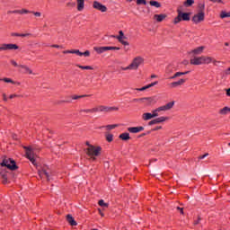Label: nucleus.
Instances as JSON below:
<instances>
[{"label":"nucleus","mask_w":230,"mask_h":230,"mask_svg":"<svg viewBox=\"0 0 230 230\" xmlns=\"http://www.w3.org/2000/svg\"><path fill=\"white\" fill-rule=\"evenodd\" d=\"M190 64L192 66H202V62L200 61V57H194L190 59Z\"/></svg>","instance_id":"obj_15"},{"label":"nucleus","mask_w":230,"mask_h":230,"mask_svg":"<svg viewBox=\"0 0 230 230\" xmlns=\"http://www.w3.org/2000/svg\"><path fill=\"white\" fill-rule=\"evenodd\" d=\"M94 51L96 53H99V55H102V53H105V51H109V47H94Z\"/></svg>","instance_id":"obj_14"},{"label":"nucleus","mask_w":230,"mask_h":230,"mask_svg":"<svg viewBox=\"0 0 230 230\" xmlns=\"http://www.w3.org/2000/svg\"><path fill=\"white\" fill-rule=\"evenodd\" d=\"M40 177H46L47 181H51L50 174L46 169H42L41 171H39Z\"/></svg>","instance_id":"obj_12"},{"label":"nucleus","mask_w":230,"mask_h":230,"mask_svg":"<svg viewBox=\"0 0 230 230\" xmlns=\"http://www.w3.org/2000/svg\"><path fill=\"white\" fill-rule=\"evenodd\" d=\"M199 12H204L206 5L204 4H199Z\"/></svg>","instance_id":"obj_42"},{"label":"nucleus","mask_w":230,"mask_h":230,"mask_svg":"<svg viewBox=\"0 0 230 230\" xmlns=\"http://www.w3.org/2000/svg\"><path fill=\"white\" fill-rule=\"evenodd\" d=\"M11 35L12 37H21V33H17V32H12Z\"/></svg>","instance_id":"obj_57"},{"label":"nucleus","mask_w":230,"mask_h":230,"mask_svg":"<svg viewBox=\"0 0 230 230\" xmlns=\"http://www.w3.org/2000/svg\"><path fill=\"white\" fill-rule=\"evenodd\" d=\"M181 15L178 13V16L174 19V24H178V22H181Z\"/></svg>","instance_id":"obj_39"},{"label":"nucleus","mask_w":230,"mask_h":230,"mask_svg":"<svg viewBox=\"0 0 230 230\" xmlns=\"http://www.w3.org/2000/svg\"><path fill=\"white\" fill-rule=\"evenodd\" d=\"M99 206H101V208H108L109 204L105 203V201L103 199H100Z\"/></svg>","instance_id":"obj_31"},{"label":"nucleus","mask_w":230,"mask_h":230,"mask_svg":"<svg viewBox=\"0 0 230 230\" xmlns=\"http://www.w3.org/2000/svg\"><path fill=\"white\" fill-rule=\"evenodd\" d=\"M172 87H179V83L178 82H173L171 84Z\"/></svg>","instance_id":"obj_53"},{"label":"nucleus","mask_w":230,"mask_h":230,"mask_svg":"<svg viewBox=\"0 0 230 230\" xmlns=\"http://www.w3.org/2000/svg\"><path fill=\"white\" fill-rule=\"evenodd\" d=\"M3 98H4V102H8V98L6 97L5 93L3 94Z\"/></svg>","instance_id":"obj_62"},{"label":"nucleus","mask_w":230,"mask_h":230,"mask_svg":"<svg viewBox=\"0 0 230 230\" xmlns=\"http://www.w3.org/2000/svg\"><path fill=\"white\" fill-rule=\"evenodd\" d=\"M137 4H146V0H137Z\"/></svg>","instance_id":"obj_45"},{"label":"nucleus","mask_w":230,"mask_h":230,"mask_svg":"<svg viewBox=\"0 0 230 230\" xmlns=\"http://www.w3.org/2000/svg\"><path fill=\"white\" fill-rule=\"evenodd\" d=\"M208 155H209V154H205V155H200V156H199V161H200L201 159H206V157H208Z\"/></svg>","instance_id":"obj_46"},{"label":"nucleus","mask_w":230,"mask_h":230,"mask_svg":"<svg viewBox=\"0 0 230 230\" xmlns=\"http://www.w3.org/2000/svg\"><path fill=\"white\" fill-rule=\"evenodd\" d=\"M148 85V87H149V89H150V87H154L155 85H157V81H155V82H154V83H151V84H147Z\"/></svg>","instance_id":"obj_55"},{"label":"nucleus","mask_w":230,"mask_h":230,"mask_svg":"<svg viewBox=\"0 0 230 230\" xmlns=\"http://www.w3.org/2000/svg\"><path fill=\"white\" fill-rule=\"evenodd\" d=\"M177 82H178V85H182L186 82V79H180Z\"/></svg>","instance_id":"obj_50"},{"label":"nucleus","mask_w":230,"mask_h":230,"mask_svg":"<svg viewBox=\"0 0 230 230\" xmlns=\"http://www.w3.org/2000/svg\"><path fill=\"white\" fill-rule=\"evenodd\" d=\"M159 112L161 111H159V108H157L155 111H153V113H151V116H153V118H157V116H159Z\"/></svg>","instance_id":"obj_30"},{"label":"nucleus","mask_w":230,"mask_h":230,"mask_svg":"<svg viewBox=\"0 0 230 230\" xmlns=\"http://www.w3.org/2000/svg\"><path fill=\"white\" fill-rule=\"evenodd\" d=\"M20 67H22V69H24V73H28L29 75H33V71H31V69H30V67H28V66L20 65Z\"/></svg>","instance_id":"obj_22"},{"label":"nucleus","mask_w":230,"mask_h":230,"mask_svg":"<svg viewBox=\"0 0 230 230\" xmlns=\"http://www.w3.org/2000/svg\"><path fill=\"white\" fill-rule=\"evenodd\" d=\"M66 220H67L68 224H70V226H76L77 225L75 218H73V216H71L69 214L66 216Z\"/></svg>","instance_id":"obj_19"},{"label":"nucleus","mask_w":230,"mask_h":230,"mask_svg":"<svg viewBox=\"0 0 230 230\" xmlns=\"http://www.w3.org/2000/svg\"><path fill=\"white\" fill-rule=\"evenodd\" d=\"M3 49H4V51H6L8 49H19V46H17V44L9 43V44H4Z\"/></svg>","instance_id":"obj_11"},{"label":"nucleus","mask_w":230,"mask_h":230,"mask_svg":"<svg viewBox=\"0 0 230 230\" xmlns=\"http://www.w3.org/2000/svg\"><path fill=\"white\" fill-rule=\"evenodd\" d=\"M211 3H222V0H209Z\"/></svg>","instance_id":"obj_63"},{"label":"nucleus","mask_w":230,"mask_h":230,"mask_svg":"<svg viewBox=\"0 0 230 230\" xmlns=\"http://www.w3.org/2000/svg\"><path fill=\"white\" fill-rule=\"evenodd\" d=\"M165 119H168V117H159V118H156V119L149 121L148 125L149 126L157 125L158 123H163Z\"/></svg>","instance_id":"obj_9"},{"label":"nucleus","mask_w":230,"mask_h":230,"mask_svg":"<svg viewBox=\"0 0 230 230\" xmlns=\"http://www.w3.org/2000/svg\"><path fill=\"white\" fill-rule=\"evenodd\" d=\"M18 13H31V12L26 9H22V10H18Z\"/></svg>","instance_id":"obj_40"},{"label":"nucleus","mask_w":230,"mask_h":230,"mask_svg":"<svg viewBox=\"0 0 230 230\" xmlns=\"http://www.w3.org/2000/svg\"><path fill=\"white\" fill-rule=\"evenodd\" d=\"M182 75H183L182 72L175 73V76H178V78H179V76H182Z\"/></svg>","instance_id":"obj_59"},{"label":"nucleus","mask_w":230,"mask_h":230,"mask_svg":"<svg viewBox=\"0 0 230 230\" xmlns=\"http://www.w3.org/2000/svg\"><path fill=\"white\" fill-rule=\"evenodd\" d=\"M141 102H148V103H155V100L152 97H145V98H142V99H139Z\"/></svg>","instance_id":"obj_25"},{"label":"nucleus","mask_w":230,"mask_h":230,"mask_svg":"<svg viewBox=\"0 0 230 230\" xmlns=\"http://www.w3.org/2000/svg\"><path fill=\"white\" fill-rule=\"evenodd\" d=\"M1 166H5L6 168H8V170L12 171L17 170V164H15V161L8 157H4L3 159Z\"/></svg>","instance_id":"obj_4"},{"label":"nucleus","mask_w":230,"mask_h":230,"mask_svg":"<svg viewBox=\"0 0 230 230\" xmlns=\"http://www.w3.org/2000/svg\"><path fill=\"white\" fill-rule=\"evenodd\" d=\"M81 112H85L86 114H93L98 112V107L93 109L81 110Z\"/></svg>","instance_id":"obj_20"},{"label":"nucleus","mask_w":230,"mask_h":230,"mask_svg":"<svg viewBox=\"0 0 230 230\" xmlns=\"http://www.w3.org/2000/svg\"><path fill=\"white\" fill-rule=\"evenodd\" d=\"M116 39L118 40H119V39H120V40H123V39H127V37H125V34L123 33V31H119V36H117Z\"/></svg>","instance_id":"obj_27"},{"label":"nucleus","mask_w":230,"mask_h":230,"mask_svg":"<svg viewBox=\"0 0 230 230\" xmlns=\"http://www.w3.org/2000/svg\"><path fill=\"white\" fill-rule=\"evenodd\" d=\"M77 67H79L80 69H87V70L93 69V66H84L77 65Z\"/></svg>","instance_id":"obj_37"},{"label":"nucleus","mask_w":230,"mask_h":230,"mask_svg":"<svg viewBox=\"0 0 230 230\" xmlns=\"http://www.w3.org/2000/svg\"><path fill=\"white\" fill-rule=\"evenodd\" d=\"M228 112H230L229 107H224L219 111V114H222L223 116H226V114H227Z\"/></svg>","instance_id":"obj_24"},{"label":"nucleus","mask_w":230,"mask_h":230,"mask_svg":"<svg viewBox=\"0 0 230 230\" xmlns=\"http://www.w3.org/2000/svg\"><path fill=\"white\" fill-rule=\"evenodd\" d=\"M86 154L92 161H96V157L102 154V147L90 146V147L86 148Z\"/></svg>","instance_id":"obj_1"},{"label":"nucleus","mask_w":230,"mask_h":230,"mask_svg":"<svg viewBox=\"0 0 230 230\" xmlns=\"http://www.w3.org/2000/svg\"><path fill=\"white\" fill-rule=\"evenodd\" d=\"M119 139H122V141H128L130 139V134L128 133H122L119 135Z\"/></svg>","instance_id":"obj_21"},{"label":"nucleus","mask_w":230,"mask_h":230,"mask_svg":"<svg viewBox=\"0 0 230 230\" xmlns=\"http://www.w3.org/2000/svg\"><path fill=\"white\" fill-rule=\"evenodd\" d=\"M213 62V58L211 57L205 56V64H211Z\"/></svg>","instance_id":"obj_35"},{"label":"nucleus","mask_w":230,"mask_h":230,"mask_svg":"<svg viewBox=\"0 0 230 230\" xmlns=\"http://www.w3.org/2000/svg\"><path fill=\"white\" fill-rule=\"evenodd\" d=\"M8 13H19V10L8 11Z\"/></svg>","instance_id":"obj_60"},{"label":"nucleus","mask_w":230,"mask_h":230,"mask_svg":"<svg viewBox=\"0 0 230 230\" xmlns=\"http://www.w3.org/2000/svg\"><path fill=\"white\" fill-rule=\"evenodd\" d=\"M146 89H150V87L147 85L143 86L142 88H137V91H146Z\"/></svg>","instance_id":"obj_43"},{"label":"nucleus","mask_w":230,"mask_h":230,"mask_svg":"<svg viewBox=\"0 0 230 230\" xmlns=\"http://www.w3.org/2000/svg\"><path fill=\"white\" fill-rule=\"evenodd\" d=\"M83 56L84 57H90L91 56V52L89 50H86V51L83 52Z\"/></svg>","instance_id":"obj_47"},{"label":"nucleus","mask_w":230,"mask_h":230,"mask_svg":"<svg viewBox=\"0 0 230 230\" xmlns=\"http://www.w3.org/2000/svg\"><path fill=\"white\" fill-rule=\"evenodd\" d=\"M178 14L180 15L181 21H190V13H182L178 9Z\"/></svg>","instance_id":"obj_13"},{"label":"nucleus","mask_w":230,"mask_h":230,"mask_svg":"<svg viewBox=\"0 0 230 230\" xmlns=\"http://www.w3.org/2000/svg\"><path fill=\"white\" fill-rule=\"evenodd\" d=\"M2 179L4 180V184H6V181H8V177L6 174H1Z\"/></svg>","instance_id":"obj_44"},{"label":"nucleus","mask_w":230,"mask_h":230,"mask_svg":"<svg viewBox=\"0 0 230 230\" xmlns=\"http://www.w3.org/2000/svg\"><path fill=\"white\" fill-rule=\"evenodd\" d=\"M122 71H132V68H130V65L126 67H121Z\"/></svg>","instance_id":"obj_49"},{"label":"nucleus","mask_w":230,"mask_h":230,"mask_svg":"<svg viewBox=\"0 0 230 230\" xmlns=\"http://www.w3.org/2000/svg\"><path fill=\"white\" fill-rule=\"evenodd\" d=\"M17 94H11L10 96H9V98H10V100H13V98H17Z\"/></svg>","instance_id":"obj_61"},{"label":"nucleus","mask_w":230,"mask_h":230,"mask_svg":"<svg viewBox=\"0 0 230 230\" xmlns=\"http://www.w3.org/2000/svg\"><path fill=\"white\" fill-rule=\"evenodd\" d=\"M112 137H114V136L112 134H106V139L108 141V143L112 142Z\"/></svg>","instance_id":"obj_33"},{"label":"nucleus","mask_w":230,"mask_h":230,"mask_svg":"<svg viewBox=\"0 0 230 230\" xmlns=\"http://www.w3.org/2000/svg\"><path fill=\"white\" fill-rule=\"evenodd\" d=\"M86 96L90 95H74L72 96V100H80V98H86Z\"/></svg>","instance_id":"obj_34"},{"label":"nucleus","mask_w":230,"mask_h":230,"mask_svg":"<svg viewBox=\"0 0 230 230\" xmlns=\"http://www.w3.org/2000/svg\"><path fill=\"white\" fill-rule=\"evenodd\" d=\"M199 60H200V62H201V65H202V64H205V56L199 57Z\"/></svg>","instance_id":"obj_58"},{"label":"nucleus","mask_w":230,"mask_h":230,"mask_svg":"<svg viewBox=\"0 0 230 230\" xmlns=\"http://www.w3.org/2000/svg\"><path fill=\"white\" fill-rule=\"evenodd\" d=\"M3 82H5L6 84H15V82H13V80L10 79V78H4Z\"/></svg>","instance_id":"obj_38"},{"label":"nucleus","mask_w":230,"mask_h":230,"mask_svg":"<svg viewBox=\"0 0 230 230\" xmlns=\"http://www.w3.org/2000/svg\"><path fill=\"white\" fill-rule=\"evenodd\" d=\"M108 49H109V51L113 50V49L119 51V47H108Z\"/></svg>","instance_id":"obj_48"},{"label":"nucleus","mask_w":230,"mask_h":230,"mask_svg":"<svg viewBox=\"0 0 230 230\" xmlns=\"http://www.w3.org/2000/svg\"><path fill=\"white\" fill-rule=\"evenodd\" d=\"M116 127H118V124H113V125H107V126H105V128H107V130H114V128H116Z\"/></svg>","instance_id":"obj_32"},{"label":"nucleus","mask_w":230,"mask_h":230,"mask_svg":"<svg viewBox=\"0 0 230 230\" xmlns=\"http://www.w3.org/2000/svg\"><path fill=\"white\" fill-rule=\"evenodd\" d=\"M149 4L151 6H155V8H161V4L159 2H157V1L151 0L149 2Z\"/></svg>","instance_id":"obj_26"},{"label":"nucleus","mask_w":230,"mask_h":230,"mask_svg":"<svg viewBox=\"0 0 230 230\" xmlns=\"http://www.w3.org/2000/svg\"><path fill=\"white\" fill-rule=\"evenodd\" d=\"M11 64L14 66V67H19V65L17 64V62H15V60H11Z\"/></svg>","instance_id":"obj_56"},{"label":"nucleus","mask_w":230,"mask_h":230,"mask_svg":"<svg viewBox=\"0 0 230 230\" xmlns=\"http://www.w3.org/2000/svg\"><path fill=\"white\" fill-rule=\"evenodd\" d=\"M25 154L27 158L31 161V163L37 166V155L33 152V149L31 147L24 146Z\"/></svg>","instance_id":"obj_3"},{"label":"nucleus","mask_w":230,"mask_h":230,"mask_svg":"<svg viewBox=\"0 0 230 230\" xmlns=\"http://www.w3.org/2000/svg\"><path fill=\"white\" fill-rule=\"evenodd\" d=\"M205 49L204 46L201 47H198L197 49H194L191 53H193L194 55H202L203 51Z\"/></svg>","instance_id":"obj_17"},{"label":"nucleus","mask_w":230,"mask_h":230,"mask_svg":"<svg viewBox=\"0 0 230 230\" xmlns=\"http://www.w3.org/2000/svg\"><path fill=\"white\" fill-rule=\"evenodd\" d=\"M20 37H31V33L20 34Z\"/></svg>","instance_id":"obj_54"},{"label":"nucleus","mask_w":230,"mask_h":230,"mask_svg":"<svg viewBox=\"0 0 230 230\" xmlns=\"http://www.w3.org/2000/svg\"><path fill=\"white\" fill-rule=\"evenodd\" d=\"M154 117L152 116V113H144L142 115V119H144V121H148V119H152Z\"/></svg>","instance_id":"obj_23"},{"label":"nucleus","mask_w":230,"mask_h":230,"mask_svg":"<svg viewBox=\"0 0 230 230\" xmlns=\"http://www.w3.org/2000/svg\"><path fill=\"white\" fill-rule=\"evenodd\" d=\"M93 8L95 10H99V12H102V13L107 12V6L103 5L102 3L98 1L93 2Z\"/></svg>","instance_id":"obj_6"},{"label":"nucleus","mask_w":230,"mask_h":230,"mask_svg":"<svg viewBox=\"0 0 230 230\" xmlns=\"http://www.w3.org/2000/svg\"><path fill=\"white\" fill-rule=\"evenodd\" d=\"M145 64V58H143L141 56L136 57L131 64L129 65V68H131L132 71H137L139 68V66H143Z\"/></svg>","instance_id":"obj_2"},{"label":"nucleus","mask_w":230,"mask_h":230,"mask_svg":"<svg viewBox=\"0 0 230 230\" xmlns=\"http://www.w3.org/2000/svg\"><path fill=\"white\" fill-rule=\"evenodd\" d=\"M98 112H112V111H118V107H107V106H99Z\"/></svg>","instance_id":"obj_7"},{"label":"nucleus","mask_w":230,"mask_h":230,"mask_svg":"<svg viewBox=\"0 0 230 230\" xmlns=\"http://www.w3.org/2000/svg\"><path fill=\"white\" fill-rule=\"evenodd\" d=\"M76 3L78 12H82L85 8V0H77Z\"/></svg>","instance_id":"obj_16"},{"label":"nucleus","mask_w":230,"mask_h":230,"mask_svg":"<svg viewBox=\"0 0 230 230\" xmlns=\"http://www.w3.org/2000/svg\"><path fill=\"white\" fill-rule=\"evenodd\" d=\"M31 13H33V15H35V17H40L41 13L39 12H31Z\"/></svg>","instance_id":"obj_51"},{"label":"nucleus","mask_w":230,"mask_h":230,"mask_svg":"<svg viewBox=\"0 0 230 230\" xmlns=\"http://www.w3.org/2000/svg\"><path fill=\"white\" fill-rule=\"evenodd\" d=\"M119 42H120V44H123V46H128V41H125L121 40V38H119Z\"/></svg>","instance_id":"obj_41"},{"label":"nucleus","mask_w":230,"mask_h":230,"mask_svg":"<svg viewBox=\"0 0 230 230\" xmlns=\"http://www.w3.org/2000/svg\"><path fill=\"white\" fill-rule=\"evenodd\" d=\"M72 54L78 55L79 57H84L83 52H80L79 49H72Z\"/></svg>","instance_id":"obj_29"},{"label":"nucleus","mask_w":230,"mask_h":230,"mask_svg":"<svg viewBox=\"0 0 230 230\" xmlns=\"http://www.w3.org/2000/svg\"><path fill=\"white\" fill-rule=\"evenodd\" d=\"M154 19H155L157 22H163V21L166 19V14H155Z\"/></svg>","instance_id":"obj_18"},{"label":"nucleus","mask_w":230,"mask_h":230,"mask_svg":"<svg viewBox=\"0 0 230 230\" xmlns=\"http://www.w3.org/2000/svg\"><path fill=\"white\" fill-rule=\"evenodd\" d=\"M204 12H199V13L193 16V22H195L196 24H199V22H202V21H204Z\"/></svg>","instance_id":"obj_8"},{"label":"nucleus","mask_w":230,"mask_h":230,"mask_svg":"<svg viewBox=\"0 0 230 230\" xmlns=\"http://www.w3.org/2000/svg\"><path fill=\"white\" fill-rule=\"evenodd\" d=\"M175 105V102H168L167 104L164 105V106H160L158 107V111L160 112H166V111H170L171 109L173 108V106Z\"/></svg>","instance_id":"obj_5"},{"label":"nucleus","mask_w":230,"mask_h":230,"mask_svg":"<svg viewBox=\"0 0 230 230\" xmlns=\"http://www.w3.org/2000/svg\"><path fill=\"white\" fill-rule=\"evenodd\" d=\"M195 3L194 0H187L184 2L185 6H191Z\"/></svg>","instance_id":"obj_36"},{"label":"nucleus","mask_w":230,"mask_h":230,"mask_svg":"<svg viewBox=\"0 0 230 230\" xmlns=\"http://www.w3.org/2000/svg\"><path fill=\"white\" fill-rule=\"evenodd\" d=\"M172 87H179V83L178 82H173L171 84Z\"/></svg>","instance_id":"obj_52"},{"label":"nucleus","mask_w":230,"mask_h":230,"mask_svg":"<svg viewBox=\"0 0 230 230\" xmlns=\"http://www.w3.org/2000/svg\"><path fill=\"white\" fill-rule=\"evenodd\" d=\"M220 17H221V19H226V17H230V13H226L225 11H222L221 14H220Z\"/></svg>","instance_id":"obj_28"},{"label":"nucleus","mask_w":230,"mask_h":230,"mask_svg":"<svg viewBox=\"0 0 230 230\" xmlns=\"http://www.w3.org/2000/svg\"><path fill=\"white\" fill-rule=\"evenodd\" d=\"M226 96H230V88L226 89Z\"/></svg>","instance_id":"obj_64"},{"label":"nucleus","mask_w":230,"mask_h":230,"mask_svg":"<svg viewBox=\"0 0 230 230\" xmlns=\"http://www.w3.org/2000/svg\"><path fill=\"white\" fill-rule=\"evenodd\" d=\"M128 132H130L131 134H137L139 132H143V130H145L144 127H132V128H128Z\"/></svg>","instance_id":"obj_10"}]
</instances>
